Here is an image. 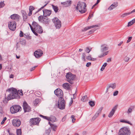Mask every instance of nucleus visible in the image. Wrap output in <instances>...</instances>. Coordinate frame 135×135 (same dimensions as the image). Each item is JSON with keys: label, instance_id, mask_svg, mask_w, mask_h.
<instances>
[{"label": "nucleus", "instance_id": "50", "mask_svg": "<svg viewBox=\"0 0 135 135\" xmlns=\"http://www.w3.org/2000/svg\"><path fill=\"white\" fill-rule=\"evenodd\" d=\"M107 65V63L106 62H105L104 63V64L102 65V67L104 69H105V67Z\"/></svg>", "mask_w": 135, "mask_h": 135}, {"label": "nucleus", "instance_id": "4", "mask_svg": "<svg viewBox=\"0 0 135 135\" xmlns=\"http://www.w3.org/2000/svg\"><path fill=\"white\" fill-rule=\"evenodd\" d=\"M38 19L39 21L46 26L49 24L50 21V19L47 17H44L42 16H39Z\"/></svg>", "mask_w": 135, "mask_h": 135}, {"label": "nucleus", "instance_id": "18", "mask_svg": "<svg viewBox=\"0 0 135 135\" xmlns=\"http://www.w3.org/2000/svg\"><path fill=\"white\" fill-rule=\"evenodd\" d=\"M72 1L70 0H68L66 2H61V4L64 5L65 7H68L71 6Z\"/></svg>", "mask_w": 135, "mask_h": 135}, {"label": "nucleus", "instance_id": "10", "mask_svg": "<svg viewBox=\"0 0 135 135\" xmlns=\"http://www.w3.org/2000/svg\"><path fill=\"white\" fill-rule=\"evenodd\" d=\"M16 23L14 21H12L9 22L8 23V27L12 31H14L16 28Z\"/></svg>", "mask_w": 135, "mask_h": 135}, {"label": "nucleus", "instance_id": "37", "mask_svg": "<svg viewBox=\"0 0 135 135\" xmlns=\"http://www.w3.org/2000/svg\"><path fill=\"white\" fill-rule=\"evenodd\" d=\"M52 130L54 131H56V129L57 127V126L56 125L53 124L51 126Z\"/></svg>", "mask_w": 135, "mask_h": 135}, {"label": "nucleus", "instance_id": "14", "mask_svg": "<svg viewBox=\"0 0 135 135\" xmlns=\"http://www.w3.org/2000/svg\"><path fill=\"white\" fill-rule=\"evenodd\" d=\"M34 54L36 58H38L42 56L43 52L41 50H38L34 52Z\"/></svg>", "mask_w": 135, "mask_h": 135}, {"label": "nucleus", "instance_id": "45", "mask_svg": "<svg viewBox=\"0 0 135 135\" xmlns=\"http://www.w3.org/2000/svg\"><path fill=\"white\" fill-rule=\"evenodd\" d=\"M118 93V91H115L113 93V95L114 96L117 95Z\"/></svg>", "mask_w": 135, "mask_h": 135}, {"label": "nucleus", "instance_id": "42", "mask_svg": "<svg viewBox=\"0 0 135 135\" xmlns=\"http://www.w3.org/2000/svg\"><path fill=\"white\" fill-rule=\"evenodd\" d=\"M6 119H7V118L6 117H4L3 118L2 121L1 123V124H3L4 123V122L6 120Z\"/></svg>", "mask_w": 135, "mask_h": 135}, {"label": "nucleus", "instance_id": "47", "mask_svg": "<svg viewBox=\"0 0 135 135\" xmlns=\"http://www.w3.org/2000/svg\"><path fill=\"white\" fill-rule=\"evenodd\" d=\"M23 33L22 32V31H20V36L21 37H22L23 36Z\"/></svg>", "mask_w": 135, "mask_h": 135}, {"label": "nucleus", "instance_id": "39", "mask_svg": "<svg viewBox=\"0 0 135 135\" xmlns=\"http://www.w3.org/2000/svg\"><path fill=\"white\" fill-rule=\"evenodd\" d=\"M91 48L90 49L89 48V47H87L86 48V49L85 50V51L87 53H89L90 51H91Z\"/></svg>", "mask_w": 135, "mask_h": 135}, {"label": "nucleus", "instance_id": "43", "mask_svg": "<svg viewBox=\"0 0 135 135\" xmlns=\"http://www.w3.org/2000/svg\"><path fill=\"white\" fill-rule=\"evenodd\" d=\"M129 59L130 58L129 57H126L124 59V60L126 62H128L129 60Z\"/></svg>", "mask_w": 135, "mask_h": 135}, {"label": "nucleus", "instance_id": "5", "mask_svg": "<svg viewBox=\"0 0 135 135\" xmlns=\"http://www.w3.org/2000/svg\"><path fill=\"white\" fill-rule=\"evenodd\" d=\"M131 133L129 129L127 127H123L121 128L119 132V135H129Z\"/></svg>", "mask_w": 135, "mask_h": 135}, {"label": "nucleus", "instance_id": "34", "mask_svg": "<svg viewBox=\"0 0 135 135\" xmlns=\"http://www.w3.org/2000/svg\"><path fill=\"white\" fill-rule=\"evenodd\" d=\"M39 100L38 99H36L33 102L34 105H36L38 103Z\"/></svg>", "mask_w": 135, "mask_h": 135}, {"label": "nucleus", "instance_id": "41", "mask_svg": "<svg viewBox=\"0 0 135 135\" xmlns=\"http://www.w3.org/2000/svg\"><path fill=\"white\" fill-rule=\"evenodd\" d=\"M4 5L5 4L3 2H1L0 3V8L3 7L4 6Z\"/></svg>", "mask_w": 135, "mask_h": 135}, {"label": "nucleus", "instance_id": "17", "mask_svg": "<svg viewBox=\"0 0 135 135\" xmlns=\"http://www.w3.org/2000/svg\"><path fill=\"white\" fill-rule=\"evenodd\" d=\"M118 107V105H115L114 107H113L112 109V110L109 114L108 116L109 117H111L113 115L115 110H116Z\"/></svg>", "mask_w": 135, "mask_h": 135}, {"label": "nucleus", "instance_id": "11", "mask_svg": "<svg viewBox=\"0 0 135 135\" xmlns=\"http://www.w3.org/2000/svg\"><path fill=\"white\" fill-rule=\"evenodd\" d=\"M40 119L39 118H32L30 119V122L31 124L34 125H38Z\"/></svg>", "mask_w": 135, "mask_h": 135}, {"label": "nucleus", "instance_id": "6", "mask_svg": "<svg viewBox=\"0 0 135 135\" xmlns=\"http://www.w3.org/2000/svg\"><path fill=\"white\" fill-rule=\"evenodd\" d=\"M75 76V75L72 74L70 72L67 73L66 76L67 81L71 84H73V80H74Z\"/></svg>", "mask_w": 135, "mask_h": 135}, {"label": "nucleus", "instance_id": "44", "mask_svg": "<svg viewBox=\"0 0 135 135\" xmlns=\"http://www.w3.org/2000/svg\"><path fill=\"white\" fill-rule=\"evenodd\" d=\"M132 112V110L129 108L128 109V110L127 112V113L128 114H129L130 113H131Z\"/></svg>", "mask_w": 135, "mask_h": 135}, {"label": "nucleus", "instance_id": "56", "mask_svg": "<svg viewBox=\"0 0 135 135\" xmlns=\"http://www.w3.org/2000/svg\"><path fill=\"white\" fill-rule=\"evenodd\" d=\"M32 11L29 10V12L28 14V15L29 16H30L32 14Z\"/></svg>", "mask_w": 135, "mask_h": 135}, {"label": "nucleus", "instance_id": "59", "mask_svg": "<svg viewBox=\"0 0 135 135\" xmlns=\"http://www.w3.org/2000/svg\"><path fill=\"white\" fill-rule=\"evenodd\" d=\"M91 57L90 56H88L87 57V59L88 60H91Z\"/></svg>", "mask_w": 135, "mask_h": 135}, {"label": "nucleus", "instance_id": "23", "mask_svg": "<svg viewBox=\"0 0 135 135\" xmlns=\"http://www.w3.org/2000/svg\"><path fill=\"white\" fill-rule=\"evenodd\" d=\"M70 86L71 85L68 83H65L63 84V87L65 89L68 90H70Z\"/></svg>", "mask_w": 135, "mask_h": 135}, {"label": "nucleus", "instance_id": "61", "mask_svg": "<svg viewBox=\"0 0 135 135\" xmlns=\"http://www.w3.org/2000/svg\"><path fill=\"white\" fill-rule=\"evenodd\" d=\"M20 94L21 95H23V94L22 93V90H21L20 91Z\"/></svg>", "mask_w": 135, "mask_h": 135}, {"label": "nucleus", "instance_id": "26", "mask_svg": "<svg viewBox=\"0 0 135 135\" xmlns=\"http://www.w3.org/2000/svg\"><path fill=\"white\" fill-rule=\"evenodd\" d=\"M116 87V85L115 84H110V85H109L108 87V88H107V91H108V90H109V89L110 88H111L112 89H114Z\"/></svg>", "mask_w": 135, "mask_h": 135}, {"label": "nucleus", "instance_id": "9", "mask_svg": "<svg viewBox=\"0 0 135 135\" xmlns=\"http://www.w3.org/2000/svg\"><path fill=\"white\" fill-rule=\"evenodd\" d=\"M52 21L56 28L59 29L61 27V22L58 18H54Z\"/></svg>", "mask_w": 135, "mask_h": 135}, {"label": "nucleus", "instance_id": "7", "mask_svg": "<svg viewBox=\"0 0 135 135\" xmlns=\"http://www.w3.org/2000/svg\"><path fill=\"white\" fill-rule=\"evenodd\" d=\"M21 109V107L18 105H15L10 107V110L12 113H15L17 112Z\"/></svg>", "mask_w": 135, "mask_h": 135}, {"label": "nucleus", "instance_id": "15", "mask_svg": "<svg viewBox=\"0 0 135 135\" xmlns=\"http://www.w3.org/2000/svg\"><path fill=\"white\" fill-rule=\"evenodd\" d=\"M23 106L25 112H29L31 110L30 107L28 106L26 102H23Z\"/></svg>", "mask_w": 135, "mask_h": 135}, {"label": "nucleus", "instance_id": "2", "mask_svg": "<svg viewBox=\"0 0 135 135\" xmlns=\"http://www.w3.org/2000/svg\"><path fill=\"white\" fill-rule=\"evenodd\" d=\"M86 4L84 2H78L76 7V9L78 10L81 13H85L86 11L85 8Z\"/></svg>", "mask_w": 135, "mask_h": 135}, {"label": "nucleus", "instance_id": "32", "mask_svg": "<svg viewBox=\"0 0 135 135\" xmlns=\"http://www.w3.org/2000/svg\"><path fill=\"white\" fill-rule=\"evenodd\" d=\"M89 105L91 107H93L95 105L94 102L93 101H90L89 102Z\"/></svg>", "mask_w": 135, "mask_h": 135}, {"label": "nucleus", "instance_id": "52", "mask_svg": "<svg viewBox=\"0 0 135 135\" xmlns=\"http://www.w3.org/2000/svg\"><path fill=\"white\" fill-rule=\"evenodd\" d=\"M91 64V62H88L87 63L86 66L87 67H89L90 66Z\"/></svg>", "mask_w": 135, "mask_h": 135}, {"label": "nucleus", "instance_id": "13", "mask_svg": "<svg viewBox=\"0 0 135 135\" xmlns=\"http://www.w3.org/2000/svg\"><path fill=\"white\" fill-rule=\"evenodd\" d=\"M13 125L15 127H18L21 124L20 120L18 119H13L12 121Z\"/></svg>", "mask_w": 135, "mask_h": 135}, {"label": "nucleus", "instance_id": "29", "mask_svg": "<svg viewBox=\"0 0 135 135\" xmlns=\"http://www.w3.org/2000/svg\"><path fill=\"white\" fill-rule=\"evenodd\" d=\"M28 24L31 28V30H32V32L36 36H37L38 35V34H37V33H36L33 30V29L34 28V27H33V26L32 25V26L30 24L28 23Z\"/></svg>", "mask_w": 135, "mask_h": 135}, {"label": "nucleus", "instance_id": "62", "mask_svg": "<svg viewBox=\"0 0 135 135\" xmlns=\"http://www.w3.org/2000/svg\"><path fill=\"white\" fill-rule=\"evenodd\" d=\"M130 21H131L133 24L135 22V18Z\"/></svg>", "mask_w": 135, "mask_h": 135}, {"label": "nucleus", "instance_id": "28", "mask_svg": "<svg viewBox=\"0 0 135 135\" xmlns=\"http://www.w3.org/2000/svg\"><path fill=\"white\" fill-rule=\"evenodd\" d=\"M103 107H101V108H100L99 109V110L97 111V112H96V113L94 115L96 117H98L99 114L101 113V112L102 111V110L103 109Z\"/></svg>", "mask_w": 135, "mask_h": 135}, {"label": "nucleus", "instance_id": "55", "mask_svg": "<svg viewBox=\"0 0 135 135\" xmlns=\"http://www.w3.org/2000/svg\"><path fill=\"white\" fill-rule=\"evenodd\" d=\"M104 56H105L104 54L103 53L102 54L99 56V58H101V57H103Z\"/></svg>", "mask_w": 135, "mask_h": 135}, {"label": "nucleus", "instance_id": "57", "mask_svg": "<svg viewBox=\"0 0 135 135\" xmlns=\"http://www.w3.org/2000/svg\"><path fill=\"white\" fill-rule=\"evenodd\" d=\"M44 118L46 120H47L48 121H49V117L47 116H44V117L43 118Z\"/></svg>", "mask_w": 135, "mask_h": 135}, {"label": "nucleus", "instance_id": "51", "mask_svg": "<svg viewBox=\"0 0 135 135\" xmlns=\"http://www.w3.org/2000/svg\"><path fill=\"white\" fill-rule=\"evenodd\" d=\"M133 24L132 23L131 21H130L128 23V26H131V25H133Z\"/></svg>", "mask_w": 135, "mask_h": 135}, {"label": "nucleus", "instance_id": "36", "mask_svg": "<svg viewBox=\"0 0 135 135\" xmlns=\"http://www.w3.org/2000/svg\"><path fill=\"white\" fill-rule=\"evenodd\" d=\"M35 94L37 96L40 97L41 95V93L40 91H37L35 93Z\"/></svg>", "mask_w": 135, "mask_h": 135}, {"label": "nucleus", "instance_id": "60", "mask_svg": "<svg viewBox=\"0 0 135 135\" xmlns=\"http://www.w3.org/2000/svg\"><path fill=\"white\" fill-rule=\"evenodd\" d=\"M85 53H83L82 54V58L84 59H85Z\"/></svg>", "mask_w": 135, "mask_h": 135}, {"label": "nucleus", "instance_id": "49", "mask_svg": "<svg viewBox=\"0 0 135 135\" xmlns=\"http://www.w3.org/2000/svg\"><path fill=\"white\" fill-rule=\"evenodd\" d=\"M45 6H46V5H45L43 6L41 8H40L37 11L36 13H35V14H36V13H37L39 11H40Z\"/></svg>", "mask_w": 135, "mask_h": 135}, {"label": "nucleus", "instance_id": "30", "mask_svg": "<svg viewBox=\"0 0 135 135\" xmlns=\"http://www.w3.org/2000/svg\"><path fill=\"white\" fill-rule=\"evenodd\" d=\"M20 42V44L22 45H25L26 44V42L25 40L23 39H21Z\"/></svg>", "mask_w": 135, "mask_h": 135}, {"label": "nucleus", "instance_id": "22", "mask_svg": "<svg viewBox=\"0 0 135 135\" xmlns=\"http://www.w3.org/2000/svg\"><path fill=\"white\" fill-rule=\"evenodd\" d=\"M117 2H114L108 8V10H111L118 6Z\"/></svg>", "mask_w": 135, "mask_h": 135}, {"label": "nucleus", "instance_id": "63", "mask_svg": "<svg viewBox=\"0 0 135 135\" xmlns=\"http://www.w3.org/2000/svg\"><path fill=\"white\" fill-rule=\"evenodd\" d=\"M97 60V59L95 58H91V60H92L93 61H95Z\"/></svg>", "mask_w": 135, "mask_h": 135}, {"label": "nucleus", "instance_id": "46", "mask_svg": "<svg viewBox=\"0 0 135 135\" xmlns=\"http://www.w3.org/2000/svg\"><path fill=\"white\" fill-rule=\"evenodd\" d=\"M34 8L32 6H30L29 8V10L33 11L34 9Z\"/></svg>", "mask_w": 135, "mask_h": 135}, {"label": "nucleus", "instance_id": "8", "mask_svg": "<svg viewBox=\"0 0 135 135\" xmlns=\"http://www.w3.org/2000/svg\"><path fill=\"white\" fill-rule=\"evenodd\" d=\"M65 101L63 98H59L58 102V108L60 109H63L65 108Z\"/></svg>", "mask_w": 135, "mask_h": 135}, {"label": "nucleus", "instance_id": "53", "mask_svg": "<svg viewBox=\"0 0 135 135\" xmlns=\"http://www.w3.org/2000/svg\"><path fill=\"white\" fill-rule=\"evenodd\" d=\"M37 66H35L34 67H32V68L30 69V71H32L33 70L35 69V68Z\"/></svg>", "mask_w": 135, "mask_h": 135}, {"label": "nucleus", "instance_id": "3", "mask_svg": "<svg viewBox=\"0 0 135 135\" xmlns=\"http://www.w3.org/2000/svg\"><path fill=\"white\" fill-rule=\"evenodd\" d=\"M32 25L34 27L33 30L36 33H42L43 30L41 27L36 22H33Z\"/></svg>", "mask_w": 135, "mask_h": 135}, {"label": "nucleus", "instance_id": "35", "mask_svg": "<svg viewBox=\"0 0 135 135\" xmlns=\"http://www.w3.org/2000/svg\"><path fill=\"white\" fill-rule=\"evenodd\" d=\"M130 14V12H128L127 13H125L123 14L121 16V17L122 18H123L125 17L126 16H127L128 15H129Z\"/></svg>", "mask_w": 135, "mask_h": 135}, {"label": "nucleus", "instance_id": "33", "mask_svg": "<svg viewBox=\"0 0 135 135\" xmlns=\"http://www.w3.org/2000/svg\"><path fill=\"white\" fill-rule=\"evenodd\" d=\"M16 133L17 135H21L22 132L21 129L17 130Z\"/></svg>", "mask_w": 135, "mask_h": 135}, {"label": "nucleus", "instance_id": "12", "mask_svg": "<svg viewBox=\"0 0 135 135\" xmlns=\"http://www.w3.org/2000/svg\"><path fill=\"white\" fill-rule=\"evenodd\" d=\"M54 93L55 95L59 98H63V93L62 90L59 88L55 90Z\"/></svg>", "mask_w": 135, "mask_h": 135}, {"label": "nucleus", "instance_id": "16", "mask_svg": "<svg viewBox=\"0 0 135 135\" xmlns=\"http://www.w3.org/2000/svg\"><path fill=\"white\" fill-rule=\"evenodd\" d=\"M44 17H47L49 16L51 13L52 11L48 9H45L43 10Z\"/></svg>", "mask_w": 135, "mask_h": 135}, {"label": "nucleus", "instance_id": "58", "mask_svg": "<svg viewBox=\"0 0 135 135\" xmlns=\"http://www.w3.org/2000/svg\"><path fill=\"white\" fill-rule=\"evenodd\" d=\"M135 107V105H133L132 106H131L130 108L132 110H133L134 109V108Z\"/></svg>", "mask_w": 135, "mask_h": 135}, {"label": "nucleus", "instance_id": "21", "mask_svg": "<svg viewBox=\"0 0 135 135\" xmlns=\"http://www.w3.org/2000/svg\"><path fill=\"white\" fill-rule=\"evenodd\" d=\"M21 13L22 15L23 20L25 21H26L27 17V15L26 12L23 10L21 11Z\"/></svg>", "mask_w": 135, "mask_h": 135}, {"label": "nucleus", "instance_id": "20", "mask_svg": "<svg viewBox=\"0 0 135 135\" xmlns=\"http://www.w3.org/2000/svg\"><path fill=\"white\" fill-rule=\"evenodd\" d=\"M99 26V25H95L91 26H88L85 27L82 30V31H86L90 29L91 28L98 27Z\"/></svg>", "mask_w": 135, "mask_h": 135}, {"label": "nucleus", "instance_id": "38", "mask_svg": "<svg viewBox=\"0 0 135 135\" xmlns=\"http://www.w3.org/2000/svg\"><path fill=\"white\" fill-rule=\"evenodd\" d=\"M96 30V29L95 28L94 29H92L88 33L90 35L91 34L93 33L94 31Z\"/></svg>", "mask_w": 135, "mask_h": 135}, {"label": "nucleus", "instance_id": "31", "mask_svg": "<svg viewBox=\"0 0 135 135\" xmlns=\"http://www.w3.org/2000/svg\"><path fill=\"white\" fill-rule=\"evenodd\" d=\"M88 97L86 95L84 96H83L81 99V100L83 102H85L86 101Z\"/></svg>", "mask_w": 135, "mask_h": 135}, {"label": "nucleus", "instance_id": "48", "mask_svg": "<svg viewBox=\"0 0 135 135\" xmlns=\"http://www.w3.org/2000/svg\"><path fill=\"white\" fill-rule=\"evenodd\" d=\"M132 38V37H129L128 39V40L127 41V43H128L131 40Z\"/></svg>", "mask_w": 135, "mask_h": 135}, {"label": "nucleus", "instance_id": "25", "mask_svg": "<svg viewBox=\"0 0 135 135\" xmlns=\"http://www.w3.org/2000/svg\"><path fill=\"white\" fill-rule=\"evenodd\" d=\"M49 121L54 122L56 121V118L54 116H51L50 117H49Z\"/></svg>", "mask_w": 135, "mask_h": 135}, {"label": "nucleus", "instance_id": "19", "mask_svg": "<svg viewBox=\"0 0 135 135\" xmlns=\"http://www.w3.org/2000/svg\"><path fill=\"white\" fill-rule=\"evenodd\" d=\"M108 47L105 44L102 45L101 46V51L102 52H103L108 50Z\"/></svg>", "mask_w": 135, "mask_h": 135}, {"label": "nucleus", "instance_id": "40", "mask_svg": "<svg viewBox=\"0 0 135 135\" xmlns=\"http://www.w3.org/2000/svg\"><path fill=\"white\" fill-rule=\"evenodd\" d=\"M50 132L51 130L49 128L48 129L46 130L45 134H46L47 135H49Z\"/></svg>", "mask_w": 135, "mask_h": 135}, {"label": "nucleus", "instance_id": "27", "mask_svg": "<svg viewBox=\"0 0 135 135\" xmlns=\"http://www.w3.org/2000/svg\"><path fill=\"white\" fill-rule=\"evenodd\" d=\"M52 6L55 12L56 13L57 12L59 9L58 7L57 6H55L53 4H52Z\"/></svg>", "mask_w": 135, "mask_h": 135}, {"label": "nucleus", "instance_id": "1", "mask_svg": "<svg viewBox=\"0 0 135 135\" xmlns=\"http://www.w3.org/2000/svg\"><path fill=\"white\" fill-rule=\"evenodd\" d=\"M8 91L10 93L7 97V100H9L14 99H20V96L18 94L17 90L13 88H9Z\"/></svg>", "mask_w": 135, "mask_h": 135}, {"label": "nucleus", "instance_id": "54", "mask_svg": "<svg viewBox=\"0 0 135 135\" xmlns=\"http://www.w3.org/2000/svg\"><path fill=\"white\" fill-rule=\"evenodd\" d=\"M97 118V117H96L95 116V115H94V116L92 118L91 120V121H93L94 120L96 119V118Z\"/></svg>", "mask_w": 135, "mask_h": 135}, {"label": "nucleus", "instance_id": "64", "mask_svg": "<svg viewBox=\"0 0 135 135\" xmlns=\"http://www.w3.org/2000/svg\"><path fill=\"white\" fill-rule=\"evenodd\" d=\"M111 61V59L110 58H108L107 59V62H109L110 61Z\"/></svg>", "mask_w": 135, "mask_h": 135}, {"label": "nucleus", "instance_id": "24", "mask_svg": "<svg viewBox=\"0 0 135 135\" xmlns=\"http://www.w3.org/2000/svg\"><path fill=\"white\" fill-rule=\"evenodd\" d=\"M20 17V16L17 14H13L11 15L10 16L11 18L14 20H18Z\"/></svg>", "mask_w": 135, "mask_h": 135}]
</instances>
